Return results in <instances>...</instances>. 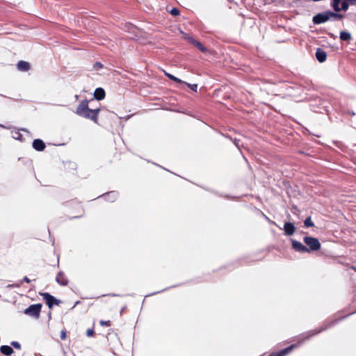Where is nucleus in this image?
Instances as JSON below:
<instances>
[{"instance_id":"6","label":"nucleus","mask_w":356,"mask_h":356,"mask_svg":"<svg viewBox=\"0 0 356 356\" xmlns=\"http://www.w3.org/2000/svg\"><path fill=\"white\" fill-rule=\"evenodd\" d=\"M335 323H336L335 321H332L330 323H326L323 324L319 329L309 331V332L305 334V336L304 340L308 339L310 337H312V336H314L316 334H318L323 330H327V328L332 327Z\"/></svg>"},{"instance_id":"1","label":"nucleus","mask_w":356,"mask_h":356,"mask_svg":"<svg viewBox=\"0 0 356 356\" xmlns=\"http://www.w3.org/2000/svg\"><path fill=\"white\" fill-rule=\"evenodd\" d=\"M100 108L90 109L88 107V101L82 100L76 110V114L86 119H90L94 122L97 123L98 115Z\"/></svg>"},{"instance_id":"16","label":"nucleus","mask_w":356,"mask_h":356,"mask_svg":"<svg viewBox=\"0 0 356 356\" xmlns=\"http://www.w3.org/2000/svg\"><path fill=\"white\" fill-rule=\"evenodd\" d=\"M0 352L6 356H10L14 353V350L10 346L3 345L0 347Z\"/></svg>"},{"instance_id":"36","label":"nucleus","mask_w":356,"mask_h":356,"mask_svg":"<svg viewBox=\"0 0 356 356\" xmlns=\"http://www.w3.org/2000/svg\"><path fill=\"white\" fill-rule=\"evenodd\" d=\"M0 127H1V128H4V129H8V127H6V126H4V125L1 124H0Z\"/></svg>"},{"instance_id":"28","label":"nucleus","mask_w":356,"mask_h":356,"mask_svg":"<svg viewBox=\"0 0 356 356\" xmlns=\"http://www.w3.org/2000/svg\"><path fill=\"white\" fill-rule=\"evenodd\" d=\"M94 69H102L103 65L100 62H96L93 65Z\"/></svg>"},{"instance_id":"2","label":"nucleus","mask_w":356,"mask_h":356,"mask_svg":"<svg viewBox=\"0 0 356 356\" xmlns=\"http://www.w3.org/2000/svg\"><path fill=\"white\" fill-rule=\"evenodd\" d=\"M344 17V15L341 13H334L332 10H326L322 13H319L315 15L312 17V22L315 25L321 24L327 22V21L332 20H341Z\"/></svg>"},{"instance_id":"18","label":"nucleus","mask_w":356,"mask_h":356,"mask_svg":"<svg viewBox=\"0 0 356 356\" xmlns=\"http://www.w3.org/2000/svg\"><path fill=\"white\" fill-rule=\"evenodd\" d=\"M340 39L343 41H347L351 39V35L350 33L343 31L340 33Z\"/></svg>"},{"instance_id":"30","label":"nucleus","mask_w":356,"mask_h":356,"mask_svg":"<svg viewBox=\"0 0 356 356\" xmlns=\"http://www.w3.org/2000/svg\"><path fill=\"white\" fill-rule=\"evenodd\" d=\"M93 334H94V331H93V330H92V329H88V330H87V336H88V337H92V336H93Z\"/></svg>"},{"instance_id":"25","label":"nucleus","mask_w":356,"mask_h":356,"mask_svg":"<svg viewBox=\"0 0 356 356\" xmlns=\"http://www.w3.org/2000/svg\"><path fill=\"white\" fill-rule=\"evenodd\" d=\"M170 14L172 15H174V16H177V15H179V10L177 8H172L170 11Z\"/></svg>"},{"instance_id":"21","label":"nucleus","mask_w":356,"mask_h":356,"mask_svg":"<svg viewBox=\"0 0 356 356\" xmlns=\"http://www.w3.org/2000/svg\"><path fill=\"white\" fill-rule=\"evenodd\" d=\"M341 10L347 11L349 8V3L347 2L346 0H341Z\"/></svg>"},{"instance_id":"27","label":"nucleus","mask_w":356,"mask_h":356,"mask_svg":"<svg viewBox=\"0 0 356 356\" xmlns=\"http://www.w3.org/2000/svg\"><path fill=\"white\" fill-rule=\"evenodd\" d=\"M100 325L102 326H111V321H101Z\"/></svg>"},{"instance_id":"23","label":"nucleus","mask_w":356,"mask_h":356,"mask_svg":"<svg viewBox=\"0 0 356 356\" xmlns=\"http://www.w3.org/2000/svg\"><path fill=\"white\" fill-rule=\"evenodd\" d=\"M184 84L187 85L188 87H189L194 92H197V84H191V83H188L184 81Z\"/></svg>"},{"instance_id":"7","label":"nucleus","mask_w":356,"mask_h":356,"mask_svg":"<svg viewBox=\"0 0 356 356\" xmlns=\"http://www.w3.org/2000/svg\"><path fill=\"white\" fill-rule=\"evenodd\" d=\"M291 242L292 248L296 252H300V253L309 252V250L307 248V247L304 245L300 242H299L293 238H291Z\"/></svg>"},{"instance_id":"31","label":"nucleus","mask_w":356,"mask_h":356,"mask_svg":"<svg viewBox=\"0 0 356 356\" xmlns=\"http://www.w3.org/2000/svg\"><path fill=\"white\" fill-rule=\"evenodd\" d=\"M66 338V332L65 330H62L60 334V339L64 340Z\"/></svg>"},{"instance_id":"39","label":"nucleus","mask_w":356,"mask_h":356,"mask_svg":"<svg viewBox=\"0 0 356 356\" xmlns=\"http://www.w3.org/2000/svg\"><path fill=\"white\" fill-rule=\"evenodd\" d=\"M22 131H26V129H22Z\"/></svg>"},{"instance_id":"26","label":"nucleus","mask_w":356,"mask_h":356,"mask_svg":"<svg viewBox=\"0 0 356 356\" xmlns=\"http://www.w3.org/2000/svg\"><path fill=\"white\" fill-rule=\"evenodd\" d=\"M10 345L12 346H13L16 349H19V350L21 348V345H20V343L18 341H12L10 343Z\"/></svg>"},{"instance_id":"24","label":"nucleus","mask_w":356,"mask_h":356,"mask_svg":"<svg viewBox=\"0 0 356 356\" xmlns=\"http://www.w3.org/2000/svg\"><path fill=\"white\" fill-rule=\"evenodd\" d=\"M13 138L16 140H22V136L19 133V131H16L13 134Z\"/></svg>"},{"instance_id":"33","label":"nucleus","mask_w":356,"mask_h":356,"mask_svg":"<svg viewBox=\"0 0 356 356\" xmlns=\"http://www.w3.org/2000/svg\"><path fill=\"white\" fill-rule=\"evenodd\" d=\"M346 1L347 2H348V3H349V4H352V5L355 4V2H356V0H346Z\"/></svg>"},{"instance_id":"4","label":"nucleus","mask_w":356,"mask_h":356,"mask_svg":"<svg viewBox=\"0 0 356 356\" xmlns=\"http://www.w3.org/2000/svg\"><path fill=\"white\" fill-rule=\"evenodd\" d=\"M42 305L40 303L31 305L28 307L24 312V313L34 318H38L40 315Z\"/></svg>"},{"instance_id":"11","label":"nucleus","mask_w":356,"mask_h":356,"mask_svg":"<svg viewBox=\"0 0 356 356\" xmlns=\"http://www.w3.org/2000/svg\"><path fill=\"white\" fill-rule=\"evenodd\" d=\"M33 147L39 152L43 151L45 147V143L40 139H35L33 141Z\"/></svg>"},{"instance_id":"8","label":"nucleus","mask_w":356,"mask_h":356,"mask_svg":"<svg viewBox=\"0 0 356 356\" xmlns=\"http://www.w3.org/2000/svg\"><path fill=\"white\" fill-rule=\"evenodd\" d=\"M56 282L60 286H67L68 284V279L63 271L58 272L56 277Z\"/></svg>"},{"instance_id":"10","label":"nucleus","mask_w":356,"mask_h":356,"mask_svg":"<svg viewBox=\"0 0 356 356\" xmlns=\"http://www.w3.org/2000/svg\"><path fill=\"white\" fill-rule=\"evenodd\" d=\"M284 234L286 236H292L296 232L294 225L291 222H286L284 225Z\"/></svg>"},{"instance_id":"32","label":"nucleus","mask_w":356,"mask_h":356,"mask_svg":"<svg viewBox=\"0 0 356 356\" xmlns=\"http://www.w3.org/2000/svg\"><path fill=\"white\" fill-rule=\"evenodd\" d=\"M23 281H24V282H26V283H29V282H31V280H30L29 279V277H26V276L24 277V278H23Z\"/></svg>"},{"instance_id":"12","label":"nucleus","mask_w":356,"mask_h":356,"mask_svg":"<svg viewBox=\"0 0 356 356\" xmlns=\"http://www.w3.org/2000/svg\"><path fill=\"white\" fill-rule=\"evenodd\" d=\"M99 197H103L104 200L110 202H114L118 197V193L115 191H111L109 193H105L102 195L99 196Z\"/></svg>"},{"instance_id":"13","label":"nucleus","mask_w":356,"mask_h":356,"mask_svg":"<svg viewBox=\"0 0 356 356\" xmlns=\"http://www.w3.org/2000/svg\"><path fill=\"white\" fill-rule=\"evenodd\" d=\"M31 68L29 63L24 60H20L17 64V69L19 71L26 72Z\"/></svg>"},{"instance_id":"9","label":"nucleus","mask_w":356,"mask_h":356,"mask_svg":"<svg viewBox=\"0 0 356 356\" xmlns=\"http://www.w3.org/2000/svg\"><path fill=\"white\" fill-rule=\"evenodd\" d=\"M296 347V344H292L289 347L284 348L278 352L272 353L269 356H285L288 355L291 351Z\"/></svg>"},{"instance_id":"19","label":"nucleus","mask_w":356,"mask_h":356,"mask_svg":"<svg viewBox=\"0 0 356 356\" xmlns=\"http://www.w3.org/2000/svg\"><path fill=\"white\" fill-rule=\"evenodd\" d=\"M165 75L167 77H168L170 80L174 81L178 83H184V81L181 80L180 79L175 76L174 75L170 74V73H165Z\"/></svg>"},{"instance_id":"37","label":"nucleus","mask_w":356,"mask_h":356,"mask_svg":"<svg viewBox=\"0 0 356 356\" xmlns=\"http://www.w3.org/2000/svg\"><path fill=\"white\" fill-rule=\"evenodd\" d=\"M234 143H235L236 146L238 147V143L236 142V140L234 142Z\"/></svg>"},{"instance_id":"5","label":"nucleus","mask_w":356,"mask_h":356,"mask_svg":"<svg viewBox=\"0 0 356 356\" xmlns=\"http://www.w3.org/2000/svg\"><path fill=\"white\" fill-rule=\"evenodd\" d=\"M43 299L45 300L46 304L49 308L51 309L54 305H58L60 303V300L56 299L54 296L49 294V293H40Z\"/></svg>"},{"instance_id":"34","label":"nucleus","mask_w":356,"mask_h":356,"mask_svg":"<svg viewBox=\"0 0 356 356\" xmlns=\"http://www.w3.org/2000/svg\"><path fill=\"white\" fill-rule=\"evenodd\" d=\"M165 289L161 290V291H156V292L152 293L151 295H155V294H157V293H160V292H162V291H165Z\"/></svg>"},{"instance_id":"22","label":"nucleus","mask_w":356,"mask_h":356,"mask_svg":"<svg viewBox=\"0 0 356 356\" xmlns=\"http://www.w3.org/2000/svg\"><path fill=\"white\" fill-rule=\"evenodd\" d=\"M194 46L196 47L198 49H200L202 52H207V48L204 47L203 46V44L201 42H198V41H197L195 42Z\"/></svg>"},{"instance_id":"3","label":"nucleus","mask_w":356,"mask_h":356,"mask_svg":"<svg viewBox=\"0 0 356 356\" xmlns=\"http://www.w3.org/2000/svg\"><path fill=\"white\" fill-rule=\"evenodd\" d=\"M303 241L307 245L310 252H314L321 249V243L318 239L312 236H305Z\"/></svg>"},{"instance_id":"15","label":"nucleus","mask_w":356,"mask_h":356,"mask_svg":"<svg viewBox=\"0 0 356 356\" xmlns=\"http://www.w3.org/2000/svg\"><path fill=\"white\" fill-rule=\"evenodd\" d=\"M106 95L105 91L102 88H97L95 90L94 92V97L97 100H102L104 99Z\"/></svg>"},{"instance_id":"35","label":"nucleus","mask_w":356,"mask_h":356,"mask_svg":"<svg viewBox=\"0 0 356 356\" xmlns=\"http://www.w3.org/2000/svg\"><path fill=\"white\" fill-rule=\"evenodd\" d=\"M14 286H19V284H11V285H8V287H14Z\"/></svg>"},{"instance_id":"40","label":"nucleus","mask_w":356,"mask_h":356,"mask_svg":"<svg viewBox=\"0 0 356 356\" xmlns=\"http://www.w3.org/2000/svg\"><path fill=\"white\" fill-rule=\"evenodd\" d=\"M353 269L356 271V268H353Z\"/></svg>"},{"instance_id":"14","label":"nucleus","mask_w":356,"mask_h":356,"mask_svg":"<svg viewBox=\"0 0 356 356\" xmlns=\"http://www.w3.org/2000/svg\"><path fill=\"white\" fill-rule=\"evenodd\" d=\"M316 57L318 61L323 63L326 60L327 54L323 49L318 48L316 52Z\"/></svg>"},{"instance_id":"29","label":"nucleus","mask_w":356,"mask_h":356,"mask_svg":"<svg viewBox=\"0 0 356 356\" xmlns=\"http://www.w3.org/2000/svg\"><path fill=\"white\" fill-rule=\"evenodd\" d=\"M188 41L190 43H191V44H193V45H195V42H196L197 40H195V39H194L193 38H192V37H189V38H188Z\"/></svg>"},{"instance_id":"38","label":"nucleus","mask_w":356,"mask_h":356,"mask_svg":"<svg viewBox=\"0 0 356 356\" xmlns=\"http://www.w3.org/2000/svg\"><path fill=\"white\" fill-rule=\"evenodd\" d=\"M350 114H351L352 115H355V113H354V112H350Z\"/></svg>"},{"instance_id":"20","label":"nucleus","mask_w":356,"mask_h":356,"mask_svg":"<svg viewBox=\"0 0 356 356\" xmlns=\"http://www.w3.org/2000/svg\"><path fill=\"white\" fill-rule=\"evenodd\" d=\"M304 225L306 227H314V222H312V218L310 216L307 217L305 221H304Z\"/></svg>"},{"instance_id":"17","label":"nucleus","mask_w":356,"mask_h":356,"mask_svg":"<svg viewBox=\"0 0 356 356\" xmlns=\"http://www.w3.org/2000/svg\"><path fill=\"white\" fill-rule=\"evenodd\" d=\"M341 2V0H332V1L331 6L333 8L334 13H339V12L341 11V8H340V6H339Z\"/></svg>"}]
</instances>
